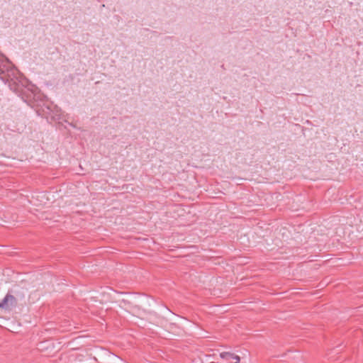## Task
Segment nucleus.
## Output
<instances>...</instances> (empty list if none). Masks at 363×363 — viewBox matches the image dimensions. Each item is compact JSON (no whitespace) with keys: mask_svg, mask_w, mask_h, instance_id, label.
Listing matches in <instances>:
<instances>
[{"mask_svg":"<svg viewBox=\"0 0 363 363\" xmlns=\"http://www.w3.org/2000/svg\"><path fill=\"white\" fill-rule=\"evenodd\" d=\"M0 79L9 84L11 90L20 96L24 101L33 100L36 104V112L39 116L44 113L43 106L45 101L43 99V94H40L38 88L30 83L8 60H4L0 56Z\"/></svg>","mask_w":363,"mask_h":363,"instance_id":"nucleus-1","label":"nucleus"},{"mask_svg":"<svg viewBox=\"0 0 363 363\" xmlns=\"http://www.w3.org/2000/svg\"><path fill=\"white\" fill-rule=\"evenodd\" d=\"M18 301L16 298L8 292L5 297L0 302V308L11 311L16 307Z\"/></svg>","mask_w":363,"mask_h":363,"instance_id":"nucleus-2","label":"nucleus"},{"mask_svg":"<svg viewBox=\"0 0 363 363\" xmlns=\"http://www.w3.org/2000/svg\"><path fill=\"white\" fill-rule=\"evenodd\" d=\"M47 121L50 120L52 121H57L61 119L60 110L56 109L55 111H52L47 104Z\"/></svg>","mask_w":363,"mask_h":363,"instance_id":"nucleus-3","label":"nucleus"},{"mask_svg":"<svg viewBox=\"0 0 363 363\" xmlns=\"http://www.w3.org/2000/svg\"><path fill=\"white\" fill-rule=\"evenodd\" d=\"M220 357L222 359H226V360H230V359H235L236 361L234 363H240V357L238 355H235L233 353L228 352H223L220 354Z\"/></svg>","mask_w":363,"mask_h":363,"instance_id":"nucleus-4","label":"nucleus"},{"mask_svg":"<svg viewBox=\"0 0 363 363\" xmlns=\"http://www.w3.org/2000/svg\"><path fill=\"white\" fill-rule=\"evenodd\" d=\"M46 342H47V349L48 348V347L50 345H53V342H51L50 340H46Z\"/></svg>","mask_w":363,"mask_h":363,"instance_id":"nucleus-5","label":"nucleus"},{"mask_svg":"<svg viewBox=\"0 0 363 363\" xmlns=\"http://www.w3.org/2000/svg\"><path fill=\"white\" fill-rule=\"evenodd\" d=\"M52 329V328H51V327L50 328H47V332L51 330Z\"/></svg>","mask_w":363,"mask_h":363,"instance_id":"nucleus-6","label":"nucleus"}]
</instances>
